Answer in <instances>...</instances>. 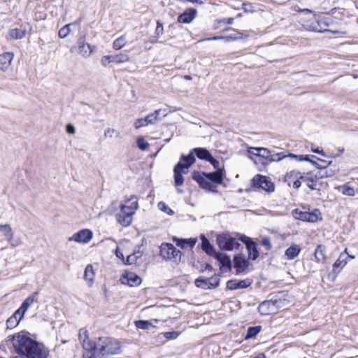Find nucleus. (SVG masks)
<instances>
[{"instance_id": "42", "label": "nucleus", "mask_w": 358, "mask_h": 358, "mask_svg": "<svg viewBox=\"0 0 358 358\" xmlns=\"http://www.w3.org/2000/svg\"><path fill=\"white\" fill-rule=\"evenodd\" d=\"M310 175H311V172L306 173L303 175H301V176H300V179L303 182H306L307 183V186L310 189H316V184H315V181H313L311 182L309 180H306L307 178H310Z\"/></svg>"}, {"instance_id": "52", "label": "nucleus", "mask_w": 358, "mask_h": 358, "mask_svg": "<svg viewBox=\"0 0 358 358\" xmlns=\"http://www.w3.org/2000/svg\"><path fill=\"white\" fill-rule=\"evenodd\" d=\"M269 157H268V159L271 162H279L286 157L285 155H282L280 157V153H277L275 155H270Z\"/></svg>"}, {"instance_id": "41", "label": "nucleus", "mask_w": 358, "mask_h": 358, "mask_svg": "<svg viewBox=\"0 0 358 358\" xmlns=\"http://www.w3.org/2000/svg\"><path fill=\"white\" fill-rule=\"evenodd\" d=\"M22 318V317H20L19 319H16V317L15 315H12L6 321L7 328L8 329L15 328V327H17L18 325V324Z\"/></svg>"}, {"instance_id": "49", "label": "nucleus", "mask_w": 358, "mask_h": 358, "mask_svg": "<svg viewBox=\"0 0 358 358\" xmlns=\"http://www.w3.org/2000/svg\"><path fill=\"white\" fill-rule=\"evenodd\" d=\"M136 143L138 148L141 150H145L149 146L148 143H147L143 137H139Z\"/></svg>"}, {"instance_id": "50", "label": "nucleus", "mask_w": 358, "mask_h": 358, "mask_svg": "<svg viewBox=\"0 0 358 358\" xmlns=\"http://www.w3.org/2000/svg\"><path fill=\"white\" fill-rule=\"evenodd\" d=\"M164 337L166 339H175L179 336V332L173 331L163 333Z\"/></svg>"}, {"instance_id": "30", "label": "nucleus", "mask_w": 358, "mask_h": 358, "mask_svg": "<svg viewBox=\"0 0 358 358\" xmlns=\"http://www.w3.org/2000/svg\"><path fill=\"white\" fill-rule=\"evenodd\" d=\"M261 326L250 327L248 329L247 334L245 336V339L248 340L256 336L261 331Z\"/></svg>"}, {"instance_id": "23", "label": "nucleus", "mask_w": 358, "mask_h": 358, "mask_svg": "<svg viewBox=\"0 0 358 358\" xmlns=\"http://www.w3.org/2000/svg\"><path fill=\"white\" fill-rule=\"evenodd\" d=\"M275 306V303L273 301H263L262 302L259 307H258V310H259V312L262 314V315H268L269 314V310L270 309H271L272 308H273Z\"/></svg>"}, {"instance_id": "56", "label": "nucleus", "mask_w": 358, "mask_h": 358, "mask_svg": "<svg viewBox=\"0 0 358 358\" xmlns=\"http://www.w3.org/2000/svg\"><path fill=\"white\" fill-rule=\"evenodd\" d=\"M208 162L209 163H210V164L213 165V166L215 169H216L217 170L218 169H220V168L219 167V165H220V162H219V161H218V160H217V159H215L212 155L209 157V159L208 160Z\"/></svg>"}, {"instance_id": "10", "label": "nucleus", "mask_w": 358, "mask_h": 358, "mask_svg": "<svg viewBox=\"0 0 358 358\" xmlns=\"http://www.w3.org/2000/svg\"><path fill=\"white\" fill-rule=\"evenodd\" d=\"M182 160L180 159V162L175 166L173 169L174 183L177 187L183 185L184 178L182 174L186 173L188 169L190 167V166H188L187 163L182 164Z\"/></svg>"}, {"instance_id": "25", "label": "nucleus", "mask_w": 358, "mask_h": 358, "mask_svg": "<svg viewBox=\"0 0 358 358\" xmlns=\"http://www.w3.org/2000/svg\"><path fill=\"white\" fill-rule=\"evenodd\" d=\"M162 112V110H157L153 113L148 115L145 117L148 124H154L161 120L159 115H161Z\"/></svg>"}, {"instance_id": "32", "label": "nucleus", "mask_w": 358, "mask_h": 358, "mask_svg": "<svg viewBox=\"0 0 358 358\" xmlns=\"http://www.w3.org/2000/svg\"><path fill=\"white\" fill-rule=\"evenodd\" d=\"M343 254H341L338 259L333 264V271L335 273L340 272L341 268L346 264L345 259H343Z\"/></svg>"}, {"instance_id": "4", "label": "nucleus", "mask_w": 358, "mask_h": 358, "mask_svg": "<svg viewBox=\"0 0 358 358\" xmlns=\"http://www.w3.org/2000/svg\"><path fill=\"white\" fill-rule=\"evenodd\" d=\"M195 156L199 159L208 162L211 156V153L206 148H195L189 152L187 156L182 155L181 160L185 163H187L188 166H191L195 162Z\"/></svg>"}, {"instance_id": "54", "label": "nucleus", "mask_w": 358, "mask_h": 358, "mask_svg": "<svg viewBox=\"0 0 358 358\" xmlns=\"http://www.w3.org/2000/svg\"><path fill=\"white\" fill-rule=\"evenodd\" d=\"M110 63H113L110 55H104L102 57V58L101 59V64L103 66H106Z\"/></svg>"}, {"instance_id": "51", "label": "nucleus", "mask_w": 358, "mask_h": 358, "mask_svg": "<svg viewBox=\"0 0 358 358\" xmlns=\"http://www.w3.org/2000/svg\"><path fill=\"white\" fill-rule=\"evenodd\" d=\"M147 125H148V122H147L146 117L139 118V119L136 120V121L135 122V127L136 129H138L142 127H145Z\"/></svg>"}, {"instance_id": "21", "label": "nucleus", "mask_w": 358, "mask_h": 358, "mask_svg": "<svg viewBox=\"0 0 358 358\" xmlns=\"http://www.w3.org/2000/svg\"><path fill=\"white\" fill-rule=\"evenodd\" d=\"M301 248L296 244H293L289 247L285 252V255L288 259H293L300 253Z\"/></svg>"}, {"instance_id": "18", "label": "nucleus", "mask_w": 358, "mask_h": 358, "mask_svg": "<svg viewBox=\"0 0 358 358\" xmlns=\"http://www.w3.org/2000/svg\"><path fill=\"white\" fill-rule=\"evenodd\" d=\"M38 292H35L29 296L22 303L20 308L22 310V315L20 317H23L25 312L28 310V308L33 304L34 302L38 301Z\"/></svg>"}, {"instance_id": "8", "label": "nucleus", "mask_w": 358, "mask_h": 358, "mask_svg": "<svg viewBox=\"0 0 358 358\" xmlns=\"http://www.w3.org/2000/svg\"><path fill=\"white\" fill-rule=\"evenodd\" d=\"M252 183L255 187L262 188L268 192H272L275 189V185L270 178L262 175H256L252 179Z\"/></svg>"}, {"instance_id": "33", "label": "nucleus", "mask_w": 358, "mask_h": 358, "mask_svg": "<svg viewBox=\"0 0 358 358\" xmlns=\"http://www.w3.org/2000/svg\"><path fill=\"white\" fill-rule=\"evenodd\" d=\"M94 49V46H92L90 44H87L86 45L83 46V48H78V52L79 54H80L83 57H87L93 52Z\"/></svg>"}, {"instance_id": "16", "label": "nucleus", "mask_w": 358, "mask_h": 358, "mask_svg": "<svg viewBox=\"0 0 358 358\" xmlns=\"http://www.w3.org/2000/svg\"><path fill=\"white\" fill-rule=\"evenodd\" d=\"M197 11L194 8L187 9L184 13L179 15L178 22L180 23H190L196 17Z\"/></svg>"}, {"instance_id": "20", "label": "nucleus", "mask_w": 358, "mask_h": 358, "mask_svg": "<svg viewBox=\"0 0 358 358\" xmlns=\"http://www.w3.org/2000/svg\"><path fill=\"white\" fill-rule=\"evenodd\" d=\"M213 257L220 263L222 267L231 268V261L229 255L217 252Z\"/></svg>"}, {"instance_id": "17", "label": "nucleus", "mask_w": 358, "mask_h": 358, "mask_svg": "<svg viewBox=\"0 0 358 358\" xmlns=\"http://www.w3.org/2000/svg\"><path fill=\"white\" fill-rule=\"evenodd\" d=\"M224 169H218L214 172L206 173V175L210 179L211 182L216 185H220L223 182Z\"/></svg>"}, {"instance_id": "40", "label": "nucleus", "mask_w": 358, "mask_h": 358, "mask_svg": "<svg viewBox=\"0 0 358 358\" xmlns=\"http://www.w3.org/2000/svg\"><path fill=\"white\" fill-rule=\"evenodd\" d=\"M164 32V27L162 23H161L159 21L157 22V27L155 29V36H154V39L152 42L157 43L158 42V39L161 35L163 34Z\"/></svg>"}, {"instance_id": "12", "label": "nucleus", "mask_w": 358, "mask_h": 358, "mask_svg": "<svg viewBox=\"0 0 358 358\" xmlns=\"http://www.w3.org/2000/svg\"><path fill=\"white\" fill-rule=\"evenodd\" d=\"M120 280L122 284L128 285L130 287H136L141 283V278L132 272H126L122 275Z\"/></svg>"}, {"instance_id": "60", "label": "nucleus", "mask_w": 358, "mask_h": 358, "mask_svg": "<svg viewBox=\"0 0 358 358\" xmlns=\"http://www.w3.org/2000/svg\"><path fill=\"white\" fill-rule=\"evenodd\" d=\"M295 160L298 162H302V161H310V159L308 155H297V157H295Z\"/></svg>"}, {"instance_id": "61", "label": "nucleus", "mask_w": 358, "mask_h": 358, "mask_svg": "<svg viewBox=\"0 0 358 358\" xmlns=\"http://www.w3.org/2000/svg\"><path fill=\"white\" fill-rule=\"evenodd\" d=\"M133 199V197L128 199L126 203H129V204H127L128 205V207H133V206H136L135 207V210L138 208V201L136 200L135 201H132Z\"/></svg>"}, {"instance_id": "31", "label": "nucleus", "mask_w": 358, "mask_h": 358, "mask_svg": "<svg viewBox=\"0 0 358 358\" xmlns=\"http://www.w3.org/2000/svg\"><path fill=\"white\" fill-rule=\"evenodd\" d=\"M325 247L323 245H318L315 250V257L318 262L325 259Z\"/></svg>"}, {"instance_id": "46", "label": "nucleus", "mask_w": 358, "mask_h": 358, "mask_svg": "<svg viewBox=\"0 0 358 358\" xmlns=\"http://www.w3.org/2000/svg\"><path fill=\"white\" fill-rule=\"evenodd\" d=\"M341 192L344 195L350 196H354L355 194L354 188L348 185H344L341 187Z\"/></svg>"}, {"instance_id": "43", "label": "nucleus", "mask_w": 358, "mask_h": 358, "mask_svg": "<svg viewBox=\"0 0 358 358\" xmlns=\"http://www.w3.org/2000/svg\"><path fill=\"white\" fill-rule=\"evenodd\" d=\"M135 325L140 329H149L152 327V324L147 320H137L135 321Z\"/></svg>"}, {"instance_id": "13", "label": "nucleus", "mask_w": 358, "mask_h": 358, "mask_svg": "<svg viewBox=\"0 0 358 358\" xmlns=\"http://www.w3.org/2000/svg\"><path fill=\"white\" fill-rule=\"evenodd\" d=\"M252 283L251 280H230L227 282V288L229 290H234L238 289H245L250 286Z\"/></svg>"}, {"instance_id": "45", "label": "nucleus", "mask_w": 358, "mask_h": 358, "mask_svg": "<svg viewBox=\"0 0 358 358\" xmlns=\"http://www.w3.org/2000/svg\"><path fill=\"white\" fill-rule=\"evenodd\" d=\"M158 208L160 210L166 213L168 215H172L174 214L173 210H171L164 202L160 201L158 203Z\"/></svg>"}, {"instance_id": "27", "label": "nucleus", "mask_w": 358, "mask_h": 358, "mask_svg": "<svg viewBox=\"0 0 358 358\" xmlns=\"http://www.w3.org/2000/svg\"><path fill=\"white\" fill-rule=\"evenodd\" d=\"M113 63L121 64L129 60V57L127 53L122 52L118 55H110Z\"/></svg>"}, {"instance_id": "64", "label": "nucleus", "mask_w": 358, "mask_h": 358, "mask_svg": "<svg viewBox=\"0 0 358 358\" xmlns=\"http://www.w3.org/2000/svg\"><path fill=\"white\" fill-rule=\"evenodd\" d=\"M187 245L189 246L190 248H193L196 243V239H194V238H190V239H187Z\"/></svg>"}, {"instance_id": "15", "label": "nucleus", "mask_w": 358, "mask_h": 358, "mask_svg": "<svg viewBox=\"0 0 358 358\" xmlns=\"http://www.w3.org/2000/svg\"><path fill=\"white\" fill-rule=\"evenodd\" d=\"M13 58L14 54L11 52L0 54V71H6L11 65Z\"/></svg>"}, {"instance_id": "48", "label": "nucleus", "mask_w": 358, "mask_h": 358, "mask_svg": "<svg viewBox=\"0 0 358 358\" xmlns=\"http://www.w3.org/2000/svg\"><path fill=\"white\" fill-rule=\"evenodd\" d=\"M135 207L136 206H133V207H128L127 204H123L121 206V211L122 213H129V216L132 217V215L135 213Z\"/></svg>"}, {"instance_id": "7", "label": "nucleus", "mask_w": 358, "mask_h": 358, "mask_svg": "<svg viewBox=\"0 0 358 358\" xmlns=\"http://www.w3.org/2000/svg\"><path fill=\"white\" fill-rule=\"evenodd\" d=\"M160 255L166 259L180 261L181 252L171 243H164L160 246Z\"/></svg>"}, {"instance_id": "36", "label": "nucleus", "mask_w": 358, "mask_h": 358, "mask_svg": "<svg viewBox=\"0 0 358 358\" xmlns=\"http://www.w3.org/2000/svg\"><path fill=\"white\" fill-rule=\"evenodd\" d=\"M127 43V40L124 36H121L120 37L115 39L113 43V48L116 50H120Z\"/></svg>"}, {"instance_id": "11", "label": "nucleus", "mask_w": 358, "mask_h": 358, "mask_svg": "<svg viewBox=\"0 0 358 358\" xmlns=\"http://www.w3.org/2000/svg\"><path fill=\"white\" fill-rule=\"evenodd\" d=\"M92 232L90 229H82L69 238V241L87 243L92 238Z\"/></svg>"}, {"instance_id": "38", "label": "nucleus", "mask_w": 358, "mask_h": 358, "mask_svg": "<svg viewBox=\"0 0 358 358\" xmlns=\"http://www.w3.org/2000/svg\"><path fill=\"white\" fill-rule=\"evenodd\" d=\"M329 24L323 20L317 21V25L313 27V30L317 32H322L326 31L325 27H328Z\"/></svg>"}, {"instance_id": "63", "label": "nucleus", "mask_w": 358, "mask_h": 358, "mask_svg": "<svg viewBox=\"0 0 358 358\" xmlns=\"http://www.w3.org/2000/svg\"><path fill=\"white\" fill-rule=\"evenodd\" d=\"M66 131L69 133V134H75L76 132V129H75V127L72 125V124H69L67 126H66Z\"/></svg>"}, {"instance_id": "28", "label": "nucleus", "mask_w": 358, "mask_h": 358, "mask_svg": "<svg viewBox=\"0 0 358 358\" xmlns=\"http://www.w3.org/2000/svg\"><path fill=\"white\" fill-rule=\"evenodd\" d=\"M94 272L92 265L89 264L86 266L84 272V278L88 281L89 285H91L94 281Z\"/></svg>"}, {"instance_id": "19", "label": "nucleus", "mask_w": 358, "mask_h": 358, "mask_svg": "<svg viewBox=\"0 0 358 358\" xmlns=\"http://www.w3.org/2000/svg\"><path fill=\"white\" fill-rule=\"evenodd\" d=\"M201 248L202 250L208 255L214 257L215 254L217 252L215 251L213 246L210 244V241L208 238L205 237L204 235L201 236Z\"/></svg>"}, {"instance_id": "35", "label": "nucleus", "mask_w": 358, "mask_h": 358, "mask_svg": "<svg viewBox=\"0 0 358 358\" xmlns=\"http://www.w3.org/2000/svg\"><path fill=\"white\" fill-rule=\"evenodd\" d=\"M77 23H78L77 22H76L74 23H69V24H67L64 25V27H62L59 30V32H58L59 37L61 38H66L69 34V33L71 31L70 27L71 25L77 24Z\"/></svg>"}, {"instance_id": "58", "label": "nucleus", "mask_w": 358, "mask_h": 358, "mask_svg": "<svg viewBox=\"0 0 358 358\" xmlns=\"http://www.w3.org/2000/svg\"><path fill=\"white\" fill-rule=\"evenodd\" d=\"M261 243L263 246L266 248L267 250H269L271 249L272 246H271V243L269 238H263Z\"/></svg>"}, {"instance_id": "26", "label": "nucleus", "mask_w": 358, "mask_h": 358, "mask_svg": "<svg viewBox=\"0 0 358 358\" xmlns=\"http://www.w3.org/2000/svg\"><path fill=\"white\" fill-rule=\"evenodd\" d=\"M195 286L203 289H210V283L208 281V278H204L203 276H200L196 278L194 281Z\"/></svg>"}, {"instance_id": "34", "label": "nucleus", "mask_w": 358, "mask_h": 358, "mask_svg": "<svg viewBox=\"0 0 358 358\" xmlns=\"http://www.w3.org/2000/svg\"><path fill=\"white\" fill-rule=\"evenodd\" d=\"M327 176V171L322 170V171H317L315 173L313 172H311V175H310V178H307L306 180H309L311 182L313 181H315V182L317 180L322 179Z\"/></svg>"}, {"instance_id": "22", "label": "nucleus", "mask_w": 358, "mask_h": 358, "mask_svg": "<svg viewBox=\"0 0 358 358\" xmlns=\"http://www.w3.org/2000/svg\"><path fill=\"white\" fill-rule=\"evenodd\" d=\"M0 232L2 233L3 236L8 242L12 241L14 233L9 224H0Z\"/></svg>"}, {"instance_id": "9", "label": "nucleus", "mask_w": 358, "mask_h": 358, "mask_svg": "<svg viewBox=\"0 0 358 358\" xmlns=\"http://www.w3.org/2000/svg\"><path fill=\"white\" fill-rule=\"evenodd\" d=\"M238 238L242 241L246 246L248 252L249 257L252 260H255L259 257V252L257 248V243L252 240L250 237L243 234H238Z\"/></svg>"}, {"instance_id": "2", "label": "nucleus", "mask_w": 358, "mask_h": 358, "mask_svg": "<svg viewBox=\"0 0 358 358\" xmlns=\"http://www.w3.org/2000/svg\"><path fill=\"white\" fill-rule=\"evenodd\" d=\"M13 346L19 357L12 358H47L48 353L43 345L27 335H14Z\"/></svg>"}, {"instance_id": "47", "label": "nucleus", "mask_w": 358, "mask_h": 358, "mask_svg": "<svg viewBox=\"0 0 358 358\" xmlns=\"http://www.w3.org/2000/svg\"><path fill=\"white\" fill-rule=\"evenodd\" d=\"M209 285H210V289H215L217 287L220 285V279L218 276L213 275L210 278H208Z\"/></svg>"}, {"instance_id": "14", "label": "nucleus", "mask_w": 358, "mask_h": 358, "mask_svg": "<svg viewBox=\"0 0 358 358\" xmlns=\"http://www.w3.org/2000/svg\"><path fill=\"white\" fill-rule=\"evenodd\" d=\"M234 267L236 269V273H240L243 272L249 266L248 261L245 258L243 254H238L234 257Z\"/></svg>"}, {"instance_id": "29", "label": "nucleus", "mask_w": 358, "mask_h": 358, "mask_svg": "<svg viewBox=\"0 0 358 358\" xmlns=\"http://www.w3.org/2000/svg\"><path fill=\"white\" fill-rule=\"evenodd\" d=\"M301 175L302 174L299 171H296L294 170L291 171L285 175V181L287 182L289 185H290V183L296 180L298 178H300V176H301Z\"/></svg>"}, {"instance_id": "1", "label": "nucleus", "mask_w": 358, "mask_h": 358, "mask_svg": "<svg viewBox=\"0 0 358 358\" xmlns=\"http://www.w3.org/2000/svg\"><path fill=\"white\" fill-rule=\"evenodd\" d=\"M78 338L84 350L83 358H103L121 352V344L117 339L103 336L92 341L85 328L79 330Z\"/></svg>"}, {"instance_id": "55", "label": "nucleus", "mask_w": 358, "mask_h": 358, "mask_svg": "<svg viewBox=\"0 0 358 358\" xmlns=\"http://www.w3.org/2000/svg\"><path fill=\"white\" fill-rule=\"evenodd\" d=\"M86 40V35L83 34V36H80L78 39V48H83V46L86 45L87 43H85Z\"/></svg>"}, {"instance_id": "62", "label": "nucleus", "mask_w": 358, "mask_h": 358, "mask_svg": "<svg viewBox=\"0 0 358 358\" xmlns=\"http://www.w3.org/2000/svg\"><path fill=\"white\" fill-rule=\"evenodd\" d=\"M301 181L302 180L299 178H298L296 180H294L292 182H293V185H292L294 189L299 188L301 187Z\"/></svg>"}, {"instance_id": "44", "label": "nucleus", "mask_w": 358, "mask_h": 358, "mask_svg": "<svg viewBox=\"0 0 358 358\" xmlns=\"http://www.w3.org/2000/svg\"><path fill=\"white\" fill-rule=\"evenodd\" d=\"M257 151V155L265 159L270 157L271 152L268 149L264 148H255Z\"/></svg>"}, {"instance_id": "3", "label": "nucleus", "mask_w": 358, "mask_h": 358, "mask_svg": "<svg viewBox=\"0 0 358 358\" xmlns=\"http://www.w3.org/2000/svg\"><path fill=\"white\" fill-rule=\"evenodd\" d=\"M216 242L222 250L232 251L238 249L241 244L229 232L220 234L217 236Z\"/></svg>"}, {"instance_id": "37", "label": "nucleus", "mask_w": 358, "mask_h": 358, "mask_svg": "<svg viewBox=\"0 0 358 358\" xmlns=\"http://www.w3.org/2000/svg\"><path fill=\"white\" fill-rule=\"evenodd\" d=\"M311 157L313 158H316L318 161H320V163H319V164L312 159H310V161H309L313 165H314L315 167H317V169H325L331 163V162H327L325 160L317 158L314 155H311Z\"/></svg>"}, {"instance_id": "5", "label": "nucleus", "mask_w": 358, "mask_h": 358, "mask_svg": "<svg viewBox=\"0 0 358 358\" xmlns=\"http://www.w3.org/2000/svg\"><path fill=\"white\" fill-rule=\"evenodd\" d=\"M192 178L201 187L211 192H217V185L211 182L210 179L205 172L194 171L192 173Z\"/></svg>"}, {"instance_id": "24", "label": "nucleus", "mask_w": 358, "mask_h": 358, "mask_svg": "<svg viewBox=\"0 0 358 358\" xmlns=\"http://www.w3.org/2000/svg\"><path fill=\"white\" fill-rule=\"evenodd\" d=\"M117 221L124 227L129 226L132 221V217L129 216V213H123L122 211L117 215Z\"/></svg>"}, {"instance_id": "39", "label": "nucleus", "mask_w": 358, "mask_h": 358, "mask_svg": "<svg viewBox=\"0 0 358 358\" xmlns=\"http://www.w3.org/2000/svg\"><path fill=\"white\" fill-rule=\"evenodd\" d=\"M10 36L15 39H21L25 36V31L21 29H13L10 31Z\"/></svg>"}, {"instance_id": "57", "label": "nucleus", "mask_w": 358, "mask_h": 358, "mask_svg": "<svg viewBox=\"0 0 358 358\" xmlns=\"http://www.w3.org/2000/svg\"><path fill=\"white\" fill-rule=\"evenodd\" d=\"M241 38V36H237L236 34H230L228 36H224V40H225L227 42L235 41V40H237Z\"/></svg>"}, {"instance_id": "53", "label": "nucleus", "mask_w": 358, "mask_h": 358, "mask_svg": "<svg viewBox=\"0 0 358 358\" xmlns=\"http://www.w3.org/2000/svg\"><path fill=\"white\" fill-rule=\"evenodd\" d=\"M136 261H137V257L136 256V253H133V254L127 256L126 262H124V264H133L136 263Z\"/></svg>"}, {"instance_id": "59", "label": "nucleus", "mask_w": 358, "mask_h": 358, "mask_svg": "<svg viewBox=\"0 0 358 358\" xmlns=\"http://www.w3.org/2000/svg\"><path fill=\"white\" fill-rule=\"evenodd\" d=\"M174 241H176V245L179 247H181L182 248H185L187 243V239L174 238Z\"/></svg>"}, {"instance_id": "6", "label": "nucleus", "mask_w": 358, "mask_h": 358, "mask_svg": "<svg viewBox=\"0 0 358 358\" xmlns=\"http://www.w3.org/2000/svg\"><path fill=\"white\" fill-rule=\"evenodd\" d=\"M292 214L295 219L304 222H315L322 219L321 213L318 209H315L312 212L294 209L292 210Z\"/></svg>"}]
</instances>
